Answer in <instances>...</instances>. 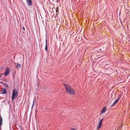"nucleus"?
Instances as JSON below:
<instances>
[{
  "instance_id": "nucleus-15",
  "label": "nucleus",
  "mask_w": 130,
  "mask_h": 130,
  "mask_svg": "<svg viewBox=\"0 0 130 130\" xmlns=\"http://www.w3.org/2000/svg\"><path fill=\"white\" fill-rule=\"evenodd\" d=\"M72 130H75V129L74 128H72Z\"/></svg>"
},
{
  "instance_id": "nucleus-4",
  "label": "nucleus",
  "mask_w": 130,
  "mask_h": 130,
  "mask_svg": "<svg viewBox=\"0 0 130 130\" xmlns=\"http://www.w3.org/2000/svg\"><path fill=\"white\" fill-rule=\"evenodd\" d=\"M103 119H102L101 120H100L98 123V126L97 128V129H99L101 127L102 125V122Z\"/></svg>"
},
{
  "instance_id": "nucleus-5",
  "label": "nucleus",
  "mask_w": 130,
  "mask_h": 130,
  "mask_svg": "<svg viewBox=\"0 0 130 130\" xmlns=\"http://www.w3.org/2000/svg\"><path fill=\"white\" fill-rule=\"evenodd\" d=\"M1 92H0V94H6L7 93V91L6 89L5 88H2L1 90Z\"/></svg>"
},
{
  "instance_id": "nucleus-7",
  "label": "nucleus",
  "mask_w": 130,
  "mask_h": 130,
  "mask_svg": "<svg viewBox=\"0 0 130 130\" xmlns=\"http://www.w3.org/2000/svg\"><path fill=\"white\" fill-rule=\"evenodd\" d=\"M120 97H119V98L116 100L113 104L111 106V107H112L116 103H117L119 101Z\"/></svg>"
},
{
  "instance_id": "nucleus-3",
  "label": "nucleus",
  "mask_w": 130,
  "mask_h": 130,
  "mask_svg": "<svg viewBox=\"0 0 130 130\" xmlns=\"http://www.w3.org/2000/svg\"><path fill=\"white\" fill-rule=\"evenodd\" d=\"M10 69L9 68L7 67L5 70V72L4 74L5 76H6L10 73Z\"/></svg>"
},
{
  "instance_id": "nucleus-8",
  "label": "nucleus",
  "mask_w": 130,
  "mask_h": 130,
  "mask_svg": "<svg viewBox=\"0 0 130 130\" xmlns=\"http://www.w3.org/2000/svg\"><path fill=\"white\" fill-rule=\"evenodd\" d=\"M27 3L28 6H31L32 4V2L31 0H27Z\"/></svg>"
},
{
  "instance_id": "nucleus-10",
  "label": "nucleus",
  "mask_w": 130,
  "mask_h": 130,
  "mask_svg": "<svg viewBox=\"0 0 130 130\" xmlns=\"http://www.w3.org/2000/svg\"><path fill=\"white\" fill-rule=\"evenodd\" d=\"M45 50L46 51H47V40L46 39V45L45 47Z\"/></svg>"
},
{
  "instance_id": "nucleus-11",
  "label": "nucleus",
  "mask_w": 130,
  "mask_h": 130,
  "mask_svg": "<svg viewBox=\"0 0 130 130\" xmlns=\"http://www.w3.org/2000/svg\"><path fill=\"white\" fill-rule=\"evenodd\" d=\"M3 123V119L2 117H0V125L1 126Z\"/></svg>"
},
{
  "instance_id": "nucleus-9",
  "label": "nucleus",
  "mask_w": 130,
  "mask_h": 130,
  "mask_svg": "<svg viewBox=\"0 0 130 130\" xmlns=\"http://www.w3.org/2000/svg\"><path fill=\"white\" fill-rule=\"evenodd\" d=\"M107 110V108L105 107H104L101 112V113L102 114L105 112Z\"/></svg>"
},
{
  "instance_id": "nucleus-2",
  "label": "nucleus",
  "mask_w": 130,
  "mask_h": 130,
  "mask_svg": "<svg viewBox=\"0 0 130 130\" xmlns=\"http://www.w3.org/2000/svg\"><path fill=\"white\" fill-rule=\"evenodd\" d=\"M18 93L17 89H13L12 92V99L13 101L14 99L17 98L18 95Z\"/></svg>"
},
{
  "instance_id": "nucleus-12",
  "label": "nucleus",
  "mask_w": 130,
  "mask_h": 130,
  "mask_svg": "<svg viewBox=\"0 0 130 130\" xmlns=\"http://www.w3.org/2000/svg\"><path fill=\"white\" fill-rule=\"evenodd\" d=\"M35 100H34L33 101V104H32V107H33V106H34V103H35Z\"/></svg>"
},
{
  "instance_id": "nucleus-14",
  "label": "nucleus",
  "mask_w": 130,
  "mask_h": 130,
  "mask_svg": "<svg viewBox=\"0 0 130 130\" xmlns=\"http://www.w3.org/2000/svg\"><path fill=\"white\" fill-rule=\"evenodd\" d=\"M56 11L57 13L58 12V9H56Z\"/></svg>"
},
{
  "instance_id": "nucleus-13",
  "label": "nucleus",
  "mask_w": 130,
  "mask_h": 130,
  "mask_svg": "<svg viewBox=\"0 0 130 130\" xmlns=\"http://www.w3.org/2000/svg\"><path fill=\"white\" fill-rule=\"evenodd\" d=\"M23 29L25 31V28H24V27L23 26Z\"/></svg>"
},
{
  "instance_id": "nucleus-6",
  "label": "nucleus",
  "mask_w": 130,
  "mask_h": 130,
  "mask_svg": "<svg viewBox=\"0 0 130 130\" xmlns=\"http://www.w3.org/2000/svg\"><path fill=\"white\" fill-rule=\"evenodd\" d=\"M14 64L15 66V68L17 69H19V68H21V64L18 63L17 65L16 63H14Z\"/></svg>"
},
{
  "instance_id": "nucleus-1",
  "label": "nucleus",
  "mask_w": 130,
  "mask_h": 130,
  "mask_svg": "<svg viewBox=\"0 0 130 130\" xmlns=\"http://www.w3.org/2000/svg\"><path fill=\"white\" fill-rule=\"evenodd\" d=\"M63 85L66 89V92L69 94L73 95L75 94L74 91L71 87L66 84H64Z\"/></svg>"
}]
</instances>
